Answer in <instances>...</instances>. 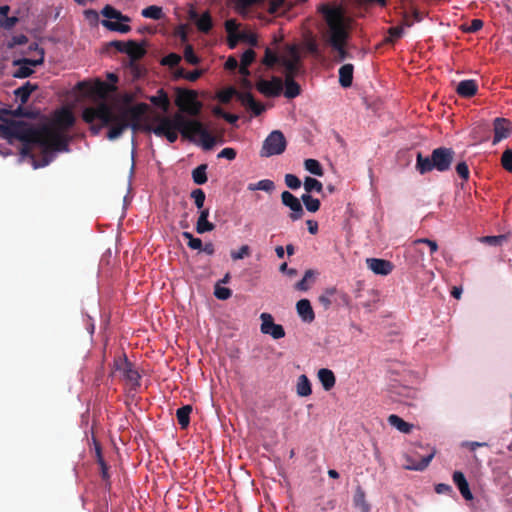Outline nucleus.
Returning <instances> with one entry per match:
<instances>
[{"label":"nucleus","mask_w":512,"mask_h":512,"mask_svg":"<svg viewBox=\"0 0 512 512\" xmlns=\"http://www.w3.org/2000/svg\"><path fill=\"white\" fill-rule=\"evenodd\" d=\"M149 111L148 104L141 102L133 106H122L116 111L112 107L101 101L95 106L86 107L83 110V120L91 124L90 130L97 135L103 127L109 126L107 133L109 140H116L123 132L131 128L136 133L138 131L153 132L158 137H165L170 143L176 142L178 132L183 138L191 139L192 119H186L183 115L177 113L173 117L159 116L156 118V126L142 125L141 122Z\"/></svg>","instance_id":"obj_1"},{"label":"nucleus","mask_w":512,"mask_h":512,"mask_svg":"<svg viewBox=\"0 0 512 512\" xmlns=\"http://www.w3.org/2000/svg\"><path fill=\"white\" fill-rule=\"evenodd\" d=\"M0 137L6 139L11 144L15 140L22 142L20 153L24 157L33 158L32 146H40L44 155L41 164H36L35 160L33 161L35 168L43 167L50 163V152L69 151V140L66 136L48 126L36 128L25 121L11 119L3 121L0 125Z\"/></svg>","instance_id":"obj_2"},{"label":"nucleus","mask_w":512,"mask_h":512,"mask_svg":"<svg viewBox=\"0 0 512 512\" xmlns=\"http://www.w3.org/2000/svg\"><path fill=\"white\" fill-rule=\"evenodd\" d=\"M321 13L327 25L323 38L336 52L335 61L342 62L350 57L346 50V43L349 39V22L341 7L323 6Z\"/></svg>","instance_id":"obj_3"},{"label":"nucleus","mask_w":512,"mask_h":512,"mask_svg":"<svg viewBox=\"0 0 512 512\" xmlns=\"http://www.w3.org/2000/svg\"><path fill=\"white\" fill-rule=\"evenodd\" d=\"M455 152L452 148L438 147L434 149L430 157H424L421 153L417 154L416 169L420 174H425L433 169L444 172L450 169Z\"/></svg>","instance_id":"obj_4"},{"label":"nucleus","mask_w":512,"mask_h":512,"mask_svg":"<svg viewBox=\"0 0 512 512\" xmlns=\"http://www.w3.org/2000/svg\"><path fill=\"white\" fill-rule=\"evenodd\" d=\"M234 96L238 101L241 102L243 106L250 109L255 116H259L265 110V106L260 102H257L252 93L249 91L239 92L235 88L229 87L217 94L218 100L223 104L229 103Z\"/></svg>","instance_id":"obj_5"},{"label":"nucleus","mask_w":512,"mask_h":512,"mask_svg":"<svg viewBox=\"0 0 512 512\" xmlns=\"http://www.w3.org/2000/svg\"><path fill=\"white\" fill-rule=\"evenodd\" d=\"M179 109L190 116L196 117L202 110V103L197 100V92L188 89H178L175 100Z\"/></svg>","instance_id":"obj_6"},{"label":"nucleus","mask_w":512,"mask_h":512,"mask_svg":"<svg viewBox=\"0 0 512 512\" xmlns=\"http://www.w3.org/2000/svg\"><path fill=\"white\" fill-rule=\"evenodd\" d=\"M38 58H22L15 60L13 64L18 68L13 72L15 78H27L34 73L33 67L40 66L44 63L45 52L38 44L34 45Z\"/></svg>","instance_id":"obj_7"},{"label":"nucleus","mask_w":512,"mask_h":512,"mask_svg":"<svg viewBox=\"0 0 512 512\" xmlns=\"http://www.w3.org/2000/svg\"><path fill=\"white\" fill-rule=\"evenodd\" d=\"M286 145L284 134L279 130H274L264 140L260 155L262 157L280 155L285 151Z\"/></svg>","instance_id":"obj_8"},{"label":"nucleus","mask_w":512,"mask_h":512,"mask_svg":"<svg viewBox=\"0 0 512 512\" xmlns=\"http://www.w3.org/2000/svg\"><path fill=\"white\" fill-rule=\"evenodd\" d=\"M280 65L284 68L286 78H294L298 75L301 68L300 54L295 46L289 47V56L280 58Z\"/></svg>","instance_id":"obj_9"},{"label":"nucleus","mask_w":512,"mask_h":512,"mask_svg":"<svg viewBox=\"0 0 512 512\" xmlns=\"http://www.w3.org/2000/svg\"><path fill=\"white\" fill-rule=\"evenodd\" d=\"M196 135L200 136L201 145L203 149L211 150L214 147L216 143V138L206 129L202 122H200L199 120L192 119L191 139L189 140L193 141Z\"/></svg>","instance_id":"obj_10"},{"label":"nucleus","mask_w":512,"mask_h":512,"mask_svg":"<svg viewBox=\"0 0 512 512\" xmlns=\"http://www.w3.org/2000/svg\"><path fill=\"white\" fill-rule=\"evenodd\" d=\"M125 53L129 56V66L131 67L132 71L136 76H139L141 73V67L137 61L143 58L146 54L145 42L143 44H138L134 40H129Z\"/></svg>","instance_id":"obj_11"},{"label":"nucleus","mask_w":512,"mask_h":512,"mask_svg":"<svg viewBox=\"0 0 512 512\" xmlns=\"http://www.w3.org/2000/svg\"><path fill=\"white\" fill-rule=\"evenodd\" d=\"M260 319L261 333L270 335L273 339H281L285 337V330L283 326L280 324H276L271 314L264 312L260 315Z\"/></svg>","instance_id":"obj_12"},{"label":"nucleus","mask_w":512,"mask_h":512,"mask_svg":"<svg viewBox=\"0 0 512 512\" xmlns=\"http://www.w3.org/2000/svg\"><path fill=\"white\" fill-rule=\"evenodd\" d=\"M301 201V198L298 199L289 191H283L281 193V202L284 206L288 207L291 210L289 218L292 221H297L301 219L304 215V209L302 207Z\"/></svg>","instance_id":"obj_13"},{"label":"nucleus","mask_w":512,"mask_h":512,"mask_svg":"<svg viewBox=\"0 0 512 512\" xmlns=\"http://www.w3.org/2000/svg\"><path fill=\"white\" fill-rule=\"evenodd\" d=\"M256 89L266 97H277L283 90V82L275 76L270 81L260 79L256 83Z\"/></svg>","instance_id":"obj_14"},{"label":"nucleus","mask_w":512,"mask_h":512,"mask_svg":"<svg viewBox=\"0 0 512 512\" xmlns=\"http://www.w3.org/2000/svg\"><path fill=\"white\" fill-rule=\"evenodd\" d=\"M494 138L493 144L496 145L501 140L506 139L510 136L512 131L511 122L505 118H495L494 123Z\"/></svg>","instance_id":"obj_15"},{"label":"nucleus","mask_w":512,"mask_h":512,"mask_svg":"<svg viewBox=\"0 0 512 512\" xmlns=\"http://www.w3.org/2000/svg\"><path fill=\"white\" fill-rule=\"evenodd\" d=\"M366 264L373 273L382 276L389 275L394 268L391 261L380 258H367Z\"/></svg>","instance_id":"obj_16"},{"label":"nucleus","mask_w":512,"mask_h":512,"mask_svg":"<svg viewBox=\"0 0 512 512\" xmlns=\"http://www.w3.org/2000/svg\"><path fill=\"white\" fill-rule=\"evenodd\" d=\"M117 370L122 371L124 378L130 382L133 386H139L140 374L133 367L127 358H125L120 364H117Z\"/></svg>","instance_id":"obj_17"},{"label":"nucleus","mask_w":512,"mask_h":512,"mask_svg":"<svg viewBox=\"0 0 512 512\" xmlns=\"http://www.w3.org/2000/svg\"><path fill=\"white\" fill-rule=\"evenodd\" d=\"M435 453L436 451L433 449L427 456L422 457L420 460H416L412 456H407L404 467L407 470L423 471L428 467L435 456Z\"/></svg>","instance_id":"obj_18"},{"label":"nucleus","mask_w":512,"mask_h":512,"mask_svg":"<svg viewBox=\"0 0 512 512\" xmlns=\"http://www.w3.org/2000/svg\"><path fill=\"white\" fill-rule=\"evenodd\" d=\"M456 92L463 98H471L475 96L478 92L477 81L473 79L460 81L456 87Z\"/></svg>","instance_id":"obj_19"},{"label":"nucleus","mask_w":512,"mask_h":512,"mask_svg":"<svg viewBox=\"0 0 512 512\" xmlns=\"http://www.w3.org/2000/svg\"><path fill=\"white\" fill-rule=\"evenodd\" d=\"M454 484L459 489L460 494L465 500H472L473 494L470 490L469 484L465 478V475L461 471H455L452 476Z\"/></svg>","instance_id":"obj_20"},{"label":"nucleus","mask_w":512,"mask_h":512,"mask_svg":"<svg viewBox=\"0 0 512 512\" xmlns=\"http://www.w3.org/2000/svg\"><path fill=\"white\" fill-rule=\"evenodd\" d=\"M297 313L300 318L307 323H311L315 319V314L311 303L308 299H301L296 304Z\"/></svg>","instance_id":"obj_21"},{"label":"nucleus","mask_w":512,"mask_h":512,"mask_svg":"<svg viewBox=\"0 0 512 512\" xmlns=\"http://www.w3.org/2000/svg\"><path fill=\"white\" fill-rule=\"evenodd\" d=\"M353 505L360 512H370L371 505L366 500V494L361 486H357L353 496Z\"/></svg>","instance_id":"obj_22"},{"label":"nucleus","mask_w":512,"mask_h":512,"mask_svg":"<svg viewBox=\"0 0 512 512\" xmlns=\"http://www.w3.org/2000/svg\"><path fill=\"white\" fill-rule=\"evenodd\" d=\"M317 376L325 391H330L336 384L335 374L328 368H321Z\"/></svg>","instance_id":"obj_23"},{"label":"nucleus","mask_w":512,"mask_h":512,"mask_svg":"<svg viewBox=\"0 0 512 512\" xmlns=\"http://www.w3.org/2000/svg\"><path fill=\"white\" fill-rule=\"evenodd\" d=\"M191 18L197 19L196 26L200 32L208 33L212 29L213 23H212V18H211V15L209 14V12L203 13L201 15V17H199V18H198V14L196 12H192Z\"/></svg>","instance_id":"obj_24"},{"label":"nucleus","mask_w":512,"mask_h":512,"mask_svg":"<svg viewBox=\"0 0 512 512\" xmlns=\"http://www.w3.org/2000/svg\"><path fill=\"white\" fill-rule=\"evenodd\" d=\"M39 88L38 84L26 82L14 92L15 96L20 99L22 104H25L30 95Z\"/></svg>","instance_id":"obj_25"},{"label":"nucleus","mask_w":512,"mask_h":512,"mask_svg":"<svg viewBox=\"0 0 512 512\" xmlns=\"http://www.w3.org/2000/svg\"><path fill=\"white\" fill-rule=\"evenodd\" d=\"M149 101L163 112H168L170 108L168 95L163 89H159L156 95L150 96Z\"/></svg>","instance_id":"obj_26"},{"label":"nucleus","mask_w":512,"mask_h":512,"mask_svg":"<svg viewBox=\"0 0 512 512\" xmlns=\"http://www.w3.org/2000/svg\"><path fill=\"white\" fill-rule=\"evenodd\" d=\"M354 66L352 64H344L339 69V83L343 88L352 85Z\"/></svg>","instance_id":"obj_27"},{"label":"nucleus","mask_w":512,"mask_h":512,"mask_svg":"<svg viewBox=\"0 0 512 512\" xmlns=\"http://www.w3.org/2000/svg\"><path fill=\"white\" fill-rule=\"evenodd\" d=\"M75 122L74 115L67 109L61 110L55 117V123L64 129L70 128Z\"/></svg>","instance_id":"obj_28"},{"label":"nucleus","mask_w":512,"mask_h":512,"mask_svg":"<svg viewBox=\"0 0 512 512\" xmlns=\"http://www.w3.org/2000/svg\"><path fill=\"white\" fill-rule=\"evenodd\" d=\"M193 408L191 405H184L177 409L176 417L182 429H186L190 424V414Z\"/></svg>","instance_id":"obj_29"},{"label":"nucleus","mask_w":512,"mask_h":512,"mask_svg":"<svg viewBox=\"0 0 512 512\" xmlns=\"http://www.w3.org/2000/svg\"><path fill=\"white\" fill-rule=\"evenodd\" d=\"M296 392L300 397H307L312 393L311 382L306 375H300L297 380Z\"/></svg>","instance_id":"obj_30"},{"label":"nucleus","mask_w":512,"mask_h":512,"mask_svg":"<svg viewBox=\"0 0 512 512\" xmlns=\"http://www.w3.org/2000/svg\"><path fill=\"white\" fill-rule=\"evenodd\" d=\"M388 423L402 433H410L413 428L412 424L404 421L401 417L395 414H391L388 417Z\"/></svg>","instance_id":"obj_31"},{"label":"nucleus","mask_w":512,"mask_h":512,"mask_svg":"<svg viewBox=\"0 0 512 512\" xmlns=\"http://www.w3.org/2000/svg\"><path fill=\"white\" fill-rule=\"evenodd\" d=\"M301 93L300 85L294 80V78L285 79V90L284 96L288 99H293L299 96Z\"/></svg>","instance_id":"obj_32"},{"label":"nucleus","mask_w":512,"mask_h":512,"mask_svg":"<svg viewBox=\"0 0 512 512\" xmlns=\"http://www.w3.org/2000/svg\"><path fill=\"white\" fill-rule=\"evenodd\" d=\"M263 0H236L235 9L238 14L243 17H246L249 13V9L257 4L262 3Z\"/></svg>","instance_id":"obj_33"},{"label":"nucleus","mask_w":512,"mask_h":512,"mask_svg":"<svg viewBox=\"0 0 512 512\" xmlns=\"http://www.w3.org/2000/svg\"><path fill=\"white\" fill-rule=\"evenodd\" d=\"M101 13L107 19H116L118 21H122V22H125V23L130 21V18L128 16L123 15L120 11L116 10L115 8H113L110 5H106L102 9Z\"/></svg>","instance_id":"obj_34"},{"label":"nucleus","mask_w":512,"mask_h":512,"mask_svg":"<svg viewBox=\"0 0 512 512\" xmlns=\"http://www.w3.org/2000/svg\"><path fill=\"white\" fill-rule=\"evenodd\" d=\"M337 293V289L335 287L327 288L324 292L318 297L319 303L323 306L325 310H328L333 302V297Z\"/></svg>","instance_id":"obj_35"},{"label":"nucleus","mask_w":512,"mask_h":512,"mask_svg":"<svg viewBox=\"0 0 512 512\" xmlns=\"http://www.w3.org/2000/svg\"><path fill=\"white\" fill-rule=\"evenodd\" d=\"M247 188L250 191L262 190L265 192H272L275 188V184L272 180L263 179L257 183H250Z\"/></svg>","instance_id":"obj_36"},{"label":"nucleus","mask_w":512,"mask_h":512,"mask_svg":"<svg viewBox=\"0 0 512 512\" xmlns=\"http://www.w3.org/2000/svg\"><path fill=\"white\" fill-rule=\"evenodd\" d=\"M207 165L201 164L192 171V179L198 185H203L207 182L206 174Z\"/></svg>","instance_id":"obj_37"},{"label":"nucleus","mask_w":512,"mask_h":512,"mask_svg":"<svg viewBox=\"0 0 512 512\" xmlns=\"http://www.w3.org/2000/svg\"><path fill=\"white\" fill-rule=\"evenodd\" d=\"M141 15L145 18L154 20H160L164 16L162 8L156 5H151L144 8L141 12Z\"/></svg>","instance_id":"obj_38"},{"label":"nucleus","mask_w":512,"mask_h":512,"mask_svg":"<svg viewBox=\"0 0 512 512\" xmlns=\"http://www.w3.org/2000/svg\"><path fill=\"white\" fill-rule=\"evenodd\" d=\"M303 185L306 191L305 194H310L311 192L321 193L323 190V184L312 177H306Z\"/></svg>","instance_id":"obj_39"},{"label":"nucleus","mask_w":512,"mask_h":512,"mask_svg":"<svg viewBox=\"0 0 512 512\" xmlns=\"http://www.w3.org/2000/svg\"><path fill=\"white\" fill-rule=\"evenodd\" d=\"M301 200L309 212L315 213L320 209L321 203L319 199L313 198L310 194H303Z\"/></svg>","instance_id":"obj_40"},{"label":"nucleus","mask_w":512,"mask_h":512,"mask_svg":"<svg viewBox=\"0 0 512 512\" xmlns=\"http://www.w3.org/2000/svg\"><path fill=\"white\" fill-rule=\"evenodd\" d=\"M304 167L311 174L316 176H323L324 171L320 164V162L316 159H306L304 162Z\"/></svg>","instance_id":"obj_41"},{"label":"nucleus","mask_w":512,"mask_h":512,"mask_svg":"<svg viewBox=\"0 0 512 512\" xmlns=\"http://www.w3.org/2000/svg\"><path fill=\"white\" fill-rule=\"evenodd\" d=\"M102 25L111 31H117L120 33H128L131 27L125 23L113 22L110 20H103Z\"/></svg>","instance_id":"obj_42"},{"label":"nucleus","mask_w":512,"mask_h":512,"mask_svg":"<svg viewBox=\"0 0 512 512\" xmlns=\"http://www.w3.org/2000/svg\"><path fill=\"white\" fill-rule=\"evenodd\" d=\"M215 229V225L208 221V218H198L196 222V232L198 234H204L211 232Z\"/></svg>","instance_id":"obj_43"},{"label":"nucleus","mask_w":512,"mask_h":512,"mask_svg":"<svg viewBox=\"0 0 512 512\" xmlns=\"http://www.w3.org/2000/svg\"><path fill=\"white\" fill-rule=\"evenodd\" d=\"M262 63L267 67H273L277 63L280 64V58L270 48H266Z\"/></svg>","instance_id":"obj_44"},{"label":"nucleus","mask_w":512,"mask_h":512,"mask_svg":"<svg viewBox=\"0 0 512 512\" xmlns=\"http://www.w3.org/2000/svg\"><path fill=\"white\" fill-rule=\"evenodd\" d=\"M183 238L187 239V246L193 250H201L202 249V240L200 238H196L190 232H183Z\"/></svg>","instance_id":"obj_45"},{"label":"nucleus","mask_w":512,"mask_h":512,"mask_svg":"<svg viewBox=\"0 0 512 512\" xmlns=\"http://www.w3.org/2000/svg\"><path fill=\"white\" fill-rule=\"evenodd\" d=\"M181 61V56L177 53H169L167 56L161 59V65L168 66L170 68L177 67Z\"/></svg>","instance_id":"obj_46"},{"label":"nucleus","mask_w":512,"mask_h":512,"mask_svg":"<svg viewBox=\"0 0 512 512\" xmlns=\"http://www.w3.org/2000/svg\"><path fill=\"white\" fill-rule=\"evenodd\" d=\"M214 295L219 300H227L231 297L232 291L229 288L222 287L220 283H217L214 288Z\"/></svg>","instance_id":"obj_47"},{"label":"nucleus","mask_w":512,"mask_h":512,"mask_svg":"<svg viewBox=\"0 0 512 512\" xmlns=\"http://www.w3.org/2000/svg\"><path fill=\"white\" fill-rule=\"evenodd\" d=\"M191 198L194 200V203L198 209H202L204 207L205 202V193L202 189L198 188L191 192Z\"/></svg>","instance_id":"obj_48"},{"label":"nucleus","mask_w":512,"mask_h":512,"mask_svg":"<svg viewBox=\"0 0 512 512\" xmlns=\"http://www.w3.org/2000/svg\"><path fill=\"white\" fill-rule=\"evenodd\" d=\"M251 254V249L248 245H242L237 251H231V258L234 261L244 259Z\"/></svg>","instance_id":"obj_49"},{"label":"nucleus","mask_w":512,"mask_h":512,"mask_svg":"<svg viewBox=\"0 0 512 512\" xmlns=\"http://www.w3.org/2000/svg\"><path fill=\"white\" fill-rule=\"evenodd\" d=\"M184 58L185 60L192 64V65H196L200 62V59L199 57L195 54L194 52V49L192 47V45H187L184 49Z\"/></svg>","instance_id":"obj_50"},{"label":"nucleus","mask_w":512,"mask_h":512,"mask_svg":"<svg viewBox=\"0 0 512 512\" xmlns=\"http://www.w3.org/2000/svg\"><path fill=\"white\" fill-rule=\"evenodd\" d=\"M501 164L505 170L512 172V149H506L501 156Z\"/></svg>","instance_id":"obj_51"},{"label":"nucleus","mask_w":512,"mask_h":512,"mask_svg":"<svg viewBox=\"0 0 512 512\" xmlns=\"http://www.w3.org/2000/svg\"><path fill=\"white\" fill-rule=\"evenodd\" d=\"M285 184L292 190H297L301 187V180L294 174L285 175Z\"/></svg>","instance_id":"obj_52"},{"label":"nucleus","mask_w":512,"mask_h":512,"mask_svg":"<svg viewBox=\"0 0 512 512\" xmlns=\"http://www.w3.org/2000/svg\"><path fill=\"white\" fill-rule=\"evenodd\" d=\"M313 277V271L307 270L304 274V277L298 281L295 285V288L299 291H306L308 290L309 286L307 284L308 279Z\"/></svg>","instance_id":"obj_53"},{"label":"nucleus","mask_w":512,"mask_h":512,"mask_svg":"<svg viewBox=\"0 0 512 512\" xmlns=\"http://www.w3.org/2000/svg\"><path fill=\"white\" fill-rule=\"evenodd\" d=\"M10 115L21 116L22 108L18 107L14 112H12L8 109H5V108H2V109L0 108V125L3 123V121H8L9 119L7 118V116H10Z\"/></svg>","instance_id":"obj_54"},{"label":"nucleus","mask_w":512,"mask_h":512,"mask_svg":"<svg viewBox=\"0 0 512 512\" xmlns=\"http://www.w3.org/2000/svg\"><path fill=\"white\" fill-rule=\"evenodd\" d=\"M255 52L252 49H247L241 57V64L244 66H249L255 59Z\"/></svg>","instance_id":"obj_55"},{"label":"nucleus","mask_w":512,"mask_h":512,"mask_svg":"<svg viewBox=\"0 0 512 512\" xmlns=\"http://www.w3.org/2000/svg\"><path fill=\"white\" fill-rule=\"evenodd\" d=\"M457 174L464 180L469 178L470 172L466 162H460L456 165Z\"/></svg>","instance_id":"obj_56"},{"label":"nucleus","mask_w":512,"mask_h":512,"mask_svg":"<svg viewBox=\"0 0 512 512\" xmlns=\"http://www.w3.org/2000/svg\"><path fill=\"white\" fill-rule=\"evenodd\" d=\"M236 155L237 153L234 148L226 147L220 151L218 158H225L232 161L236 158Z\"/></svg>","instance_id":"obj_57"},{"label":"nucleus","mask_w":512,"mask_h":512,"mask_svg":"<svg viewBox=\"0 0 512 512\" xmlns=\"http://www.w3.org/2000/svg\"><path fill=\"white\" fill-rule=\"evenodd\" d=\"M420 243H423V244H427L428 247L430 248V253L433 254L435 253L437 250H438V245L435 241H432L428 238H422V239H418L414 242L415 245H418Z\"/></svg>","instance_id":"obj_58"},{"label":"nucleus","mask_w":512,"mask_h":512,"mask_svg":"<svg viewBox=\"0 0 512 512\" xmlns=\"http://www.w3.org/2000/svg\"><path fill=\"white\" fill-rule=\"evenodd\" d=\"M484 22L480 19H473L467 28V32L475 33L483 28Z\"/></svg>","instance_id":"obj_59"},{"label":"nucleus","mask_w":512,"mask_h":512,"mask_svg":"<svg viewBox=\"0 0 512 512\" xmlns=\"http://www.w3.org/2000/svg\"><path fill=\"white\" fill-rule=\"evenodd\" d=\"M404 28L403 26H393L389 28V34L391 37V41L400 38L403 35Z\"/></svg>","instance_id":"obj_60"},{"label":"nucleus","mask_w":512,"mask_h":512,"mask_svg":"<svg viewBox=\"0 0 512 512\" xmlns=\"http://www.w3.org/2000/svg\"><path fill=\"white\" fill-rule=\"evenodd\" d=\"M435 491L438 494H452L453 493L452 486H450L449 484H445V483L437 484L435 486Z\"/></svg>","instance_id":"obj_61"},{"label":"nucleus","mask_w":512,"mask_h":512,"mask_svg":"<svg viewBox=\"0 0 512 512\" xmlns=\"http://www.w3.org/2000/svg\"><path fill=\"white\" fill-rule=\"evenodd\" d=\"M505 239V236H486L483 237V242L488 243L490 245H499L503 240Z\"/></svg>","instance_id":"obj_62"},{"label":"nucleus","mask_w":512,"mask_h":512,"mask_svg":"<svg viewBox=\"0 0 512 512\" xmlns=\"http://www.w3.org/2000/svg\"><path fill=\"white\" fill-rule=\"evenodd\" d=\"M463 447L468 448L470 451H475L478 447L487 446L485 442H477V441H465L462 443Z\"/></svg>","instance_id":"obj_63"},{"label":"nucleus","mask_w":512,"mask_h":512,"mask_svg":"<svg viewBox=\"0 0 512 512\" xmlns=\"http://www.w3.org/2000/svg\"><path fill=\"white\" fill-rule=\"evenodd\" d=\"M307 50L310 54H312L316 58L321 57V52H320L319 47L316 42H314V41L309 42L307 44Z\"/></svg>","instance_id":"obj_64"}]
</instances>
